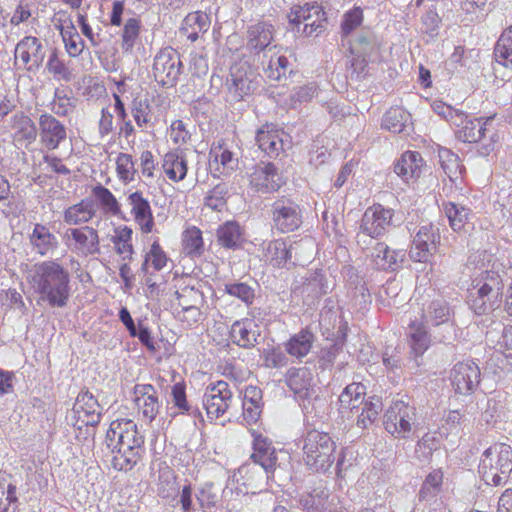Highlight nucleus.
<instances>
[{
    "label": "nucleus",
    "mask_w": 512,
    "mask_h": 512,
    "mask_svg": "<svg viewBox=\"0 0 512 512\" xmlns=\"http://www.w3.org/2000/svg\"><path fill=\"white\" fill-rule=\"evenodd\" d=\"M65 48L69 56L78 57L84 49V41L76 30L72 22L67 26H62L60 30Z\"/></svg>",
    "instance_id": "47"
},
{
    "label": "nucleus",
    "mask_w": 512,
    "mask_h": 512,
    "mask_svg": "<svg viewBox=\"0 0 512 512\" xmlns=\"http://www.w3.org/2000/svg\"><path fill=\"white\" fill-rule=\"evenodd\" d=\"M226 85L233 99L241 101L258 89L260 75L249 64L240 63L231 67Z\"/></svg>",
    "instance_id": "10"
},
{
    "label": "nucleus",
    "mask_w": 512,
    "mask_h": 512,
    "mask_svg": "<svg viewBox=\"0 0 512 512\" xmlns=\"http://www.w3.org/2000/svg\"><path fill=\"white\" fill-rule=\"evenodd\" d=\"M495 60L507 68H512V25L506 28L494 47Z\"/></svg>",
    "instance_id": "44"
},
{
    "label": "nucleus",
    "mask_w": 512,
    "mask_h": 512,
    "mask_svg": "<svg viewBox=\"0 0 512 512\" xmlns=\"http://www.w3.org/2000/svg\"><path fill=\"white\" fill-rule=\"evenodd\" d=\"M176 296L181 309L202 306L204 303L203 293L194 287L185 286L180 291H176Z\"/></svg>",
    "instance_id": "56"
},
{
    "label": "nucleus",
    "mask_w": 512,
    "mask_h": 512,
    "mask_svg": "<svg viewBox=\"0 0 512 512\" xmlns=\"http://www.w3.org/2000/svg\"><path fill=\"white\" fill-rule=\"evenodd\" d=\"M113 453L112 465L119 471H130L145 451L144 436L131 419H116L110 423L105 439Z\"/></svg>",
    "instance_id": "2"
},
{
    "label": "nucleus",
    "mask_w": 512,
    "mask_h": 512,
    "mask_svg": "<svg viewBox=\"0 0 512 512\" xmlns=\"http://www.w3.org/2000/svg\"><path fill=\"white\" fill-rule=\"evenodd\" d=\"M439 243V229L433 224L422 225L413 238L409 256L415 262L426 263L436 251Z\"/></svg>",
    "instance_id": "16"
},
{
    "label": "nucleus",
    "mask_w": 512,
    "mask_h": 512,
    "mask_svg": "<svg viewBox=\"0 0 512 512\" xmlns=\"http://www.w3.org/2000/svg\"><path fill=\"white\" fill-rule=\"evenodd\" d=\"M451 308L444 299H434L424 304L422 309V323L425 325L439 326L446 324L451 319Z\"/></svg>",
    "instance_id": "35"
},
{
    "label": "nucleus",
    "mask_w": 512,
    "mask_h": 512,
    "mask_svg": "<svg viewBox=\"0 0 512 512\" xmlns=\"http://www.w3.org/2000/svg\"><path fill=\"white\" fill-rule=\"evenodd\" d=\"M443 482V473L441 470H434L430 472L418 493L419 501H431L434 499L441 491Z\"/></svg>",
    "instance_id": "46"
},
{
    "label": "nucleus",
    "mask_w": 512,
    "mask_h": 512,
    "mask_svg": "<svg viewBox=\"0 0 512 512\" xmlns=\"http://www.w3.org/2000/svg\"><path fill=\"white\" fill-rule=\"evenodd\" d=\"M272 227L280 233H291L298 230L303 223V212L300 205L293 199L282 196L270 206Z\"/></svg>",
    "instance_id": "9"
},
{
    "label": "nucleus",
    "mask_w": 512,
    "mask_h": 512,
    "mask_svg": "<svg viewBox=\"0 0 512 512\" xmlns=\"http://www.w3.org/2000/svg\"><path fill=\"white\" fill-rule=\"evenodd\" d=\"M423 167V158L417 151H406L394 165L395 173L404 181L418 178Z\"/></svg>",
    "instance_id": "34"
},
{
    "label": "nucleus",
    "mask_w": 512,
    "mask_h": 512,
    "mask_svg": "<svg viewBox=\"0 0 512 512\" xmlns=\"http://www.w3.org/2000/svg\"><path fill=\"white\" fill-rule=\"evenodd\" d=\"M151 107L147 100L135 98L131 104L132 116L140 128H147L150 124Z\"/></svg>",
    "instance_id": "58"
},
{
    "label": "nucleus",
    "mask_w": 512,
    "mask_h": 512,
    "mask_svg": "<svg viewBox=\"0 0 512 512\" xmlns=\"http://www.w3.org/2000/svg\"><path fill=\"white\" fill-rule=\"evenodd\" d=\"M314 341L315 335L313 332L307 327L302 328L284 343V349L289 356L301 361L310 353Z\"/></svg>",
    "instance_id": "32"
},
{
    "label": "nucleus",
    "mask_w": 512,
    "mask_h": 512,
    "mask_svg": "<svg viewBox=\"0 0 512 512\" xmlns=\"http://www.w3.org/2000/svg\"><path fill=\"white\" fill-rule=\"evenodd\" d=\"M27 282L36 294L38 301L52 308L67 306L71 296L70 274L57 261L36 263L27 273Z\"/></svg>",
    "instance_id": "1"
},
{
    "label": "nucleus",
    "mask_w": 512,
    "mask_h": 512,
    "mask_svg": "<svg viewBox=\"0 0 512 512\" xmlns=\"http://www.w3.org/2000/svg\"><path fill=\"white\" fill-rule=\"evenodd\" d=\"M101 406L88 390L81 391L74 403L73 413L78 415V421L85 426L96 427L101 420Z\"/></svg>",
    "instance_id": "21"
},
{
    "label": "nucleus",
    "mask_w": 512,
    "mask_h": 512,
    "mask_svg": "<svg viewBox=\"0 0 512 512\" xmlns=\"http://www.w3.org/2000/svg\"><path fill=\"white\" fill-rule=\"evenodd\" d=\"M224 290L230 296L240 299L247 306L251 305L255 299V289L244 282L226 283Z\"/></svg>",
    "instance_id": "55"
},
{
    "label": "nucleus",
    "mask_w": 512,
    "mask_h": 512,
    "mask_svg": "<svg viewBox=\"0 0 512 512\" xmlns=\"http://www.w3.org/2000/svg\"><path fill=\"white\" fill-rule=\"evenodd\" d=\"M290 29L301 36L319 35L325 29V12L316 2L294 5L287 14Z\"/></svg>",
    "instance_id": "6"
},
{
    "label": "nucleus",
    "mask_w": 512,
    "mask_h": 512,
    "mask_svg": "<svg viewBox=\"0 0 512 512\" xmlns=\"http://www.w3.org/2000/svg\"><path fill=\"white\" fill-rule=\"evenodd\" d=\"M277 46L269 48L263 54L262 66L263 71L267 78L280 81L283 77H286L289 68V60L286 56L280 55L277 50Z\"/></svg>",
    "instance_id": "33"
},
{
    "label": "nucleus",
    "mask_w": 512,
    "mask_h": 512,
    "mask_svg": "<svg viewBox=\"0 0 512 512\" xmlns=\"http://www.w3.org/2000/svg\"><path fill=\"white\" fill-rule=\"evenodd\" d=\"M92 193L106 213H110L115 216L120 214V204L108 188L98 184L93 187Z\"/></svg>",
    "instance_id": "53"
},
{
    "label": "nucleus",
    "mask_w": 512,
    "mask_h": 512,
    "mask_svg": "<svg viewBox=\"0 0 512 512\" xmlns=\"http://www.w3.org/2000/svg\"><path fill=\"white\" fill-rule=\"evenodd\" d=\"M503 280L497 272L486 271L470 291L468 304L477 315H487L501 306Z\"/></svg>",
    "instance_id": "4"
},
{
    "label": "nucleus",
    "mask_w": 512,
    "mask_h": 512,
    "mask_svg": "<svg viewBox=\"0 0 512 512\" xmlns=\"http://www.w3.org/2000/svg\"><path fill=\"white\" fill-rule=\"evenodd\" d=\"M179 53L171 47L161 49L154 58L153 75L162 86L172 87L181 73Z\"/></svg>",
    "instance_id": "13"
},
{
    "label": "nucleus",
    "mask_w": 512,
    "mask_h": 512,
    "mask_svg": "<svg viewBox=\"0 0 512 512\" xmlns=\"http://www.w3.org/2000/svg\"><path fill=\"white\" fill-rule=\"evenodd\" d=\"M251 462L242 465V472L257 474V482H263L268 478H274L277 467L276 450L272 441L262 435H255L253 439V453Z\"/></svg>",
    "instance_id": "7"
},
{
    "label": "nucleus",
    "mask_w": 512,
    "mask_h": 512,
    "mask_svg": "<svg viewBox=\"0 0 512 512\" xmlns=\"http://www.w3.org/2000/svg\"><path fill=\"white\" fill-rule=\"evenodd\" d=\"M128 204L131 207V214L135 223L140 227V230L148 234L154 228V217L149 201L144 198L142 192L135 191L129 194L127 198Z\"/></svg>",
    "instance_id": "25"
},
{
    "label": "nucleus",
    "mask_w": 512,
    "mask_h": 512,
    "mask_svg": "<svg viewBox=\"0 0 512 512\" xmlns=\"http://www.w3.org/2000/svg\"><path fill=\"white\" fill-rule=\"evenodd\" d=\"M47 69L57 79L70 81L72 78L70 70L64 64V62L58 58L56 50H54L49 57L47 62Z\"/></svg>",
    "instance_id": "64"
},
{
    "label": "nucleus",
    "mask_w": 512,
    "mask_h": 512,
    "mask_svg": "<svg viewBox=\"0 0 512 512\" xmlns=\"http://www.w3.org/2000/svg\"><path fill=\"white\" fill-rule=\"evenodd\" d=\"M512 472V448L504 443L490 446L482 454L479 473L488 485L499 486Z\"/></svg>",
    "instance_id": "5"
},
{
    "label": "nucleus",
    "mask_w": 512,
    "mask_h": 512,
    "mask_svg": "<svg viewBox=\"0 0 512 512\" xmlns=\"http://www.w3.org/2000/svg\"><path fill=\"white\" fill-rule=\"evenodd\" d=\"M366 388L363 384L353 382L348 384L338 398V411L343 418L351 419L354 413L368 401H365Z\"/></svg>",
    "instance_id": "22"
},
{
    "label": "nucleus",
    "mask_w": 512,
    "mask_h": 512,
    "mask_svg": "<svg viewBox=\"0 0 512 512\" xmlns=\"http://www.w3.org/2000/svg\"><path fill=\"white\" fill-rule=\"evenodd\" d=\"M96 211L95 202L86 198L69 206L64 211L63 219L69 225H82L89 222L96 215Z\"/></svg>",
    "instance_id": "36"
},
{
    "label": "nucleus",
    "mask_w": 512,
    "mask_h": 512,
    "mask_svg": "<svg viewBox=\"0 0 512 512\" xmlns=\"http://www.w3.org/2000/svg\"><path fill=\"white\" fill-rule=\"evenodd\" d=\"M31 244L40 255H46L58 246L56 236L43 224H36L30 236Z\"/></svg>",
    "instance_id": "41"
},
{
    "label": "nucleus",
    "mask_w": 512,
    "mask_h": 512,
    "mask_svg": "<svg viewBox=\"0 0 512 512\" xmlns=\"http://www.w3.org/2000/svg\"><path fill=\"white\" fill-rule=\"evenodd\" d=\"M329 496L328 488L320 482L310 491L298 495L299 508L304 512H332Z\"/></svg>",
    "instance_id": "24"
},
{
    "label": "nucleus",
    "mask_w": 512,
    "mask_h": 512,
    "mask_svg": "<svg viewBox=\"0 0 512 512\" xmlns=\"http://www.w3.org/2000/svg\"><path fill=\"white\" fill-rule=\"evenodd\" d=\"M228 191V186L225 183L215 185L205 197V205L212 210L221 211L226 204Z\"/></svg>",
    "instance_id": "60"
},
{
    "label": "nucleus",
    "mask_w": 512,
    "mask_h": 512,
    "mask_svg": "<svg viewBox=\"0 0 512 512\" xmlns=\"http://www.w3.org/2000/svg\"><path fill=\"white\" fill-rule=\"evenodd\" d=\"M19 56L28 71L38 69L44 59L45 50L40 40L34 36H26L18 42L15 57Z\"/></svg>",
    "instance_id": "23"
},
{
    "label": "nucleus",
    "mask_w": 512,
    "mask_h": 512,
    "mask_svg": "<svg viewBox=\"0 0 512 512\" xmlns=\"http://www.w3.org/2000/svg\"><path fill=\"white\" fill-rule=\"evenodd\" d=\"M283 132L276 129L274 124L266 123L256 133V143L269 157L278 156L283 150Z\"/></svg>",
    "instance_id": "31"
},
{
    "label": "nucleus",
    "mask_w": 512,
    "mask_h": 512,
    "mask_svg": "<svg viewBox=\"0 0 512 512\" xmlns=\"http://www.w3.org/2000/svg\"><path fill=\"white\" fill-rule=\"evenodd\" d=\"M303 461L313 472L325 473L336 460V443L323 431L308 430L301 439Z\"/></svg>",
    "instance_id": "3"
},
{
    "label": "nucleus",
    "mask_w": 512,
    "mask_h": 512,
    "mask_svg": "<svg viewBox=\"0 0 512 512\" xmlns=\"http://www.w3.org/2000/svg\"><path fill=\"white\" fill-rule=\"evenodd\" d=\"M480 376V368L475 362H458L451 370V383L456 393L467 396L477 389Z\"/></svg>",
    "instance_id": "17"
},
{
    "label": "nucleus",
    "mask_w": 512,
    "mask_h": 512,
    "mask_svg": "<svg viewBox=\"0 0 512 512\" xmlns=\"http://www.w3.org/2000/svg\"><path fill=\"white\" fill-rule=\"evenodd\" d=\"M116 170L123 182L133 181L137 172L133 157L130 154L120 153L116 159Z\"/></svg>",
    "instance_id": "57"
},
{
    "label": "nucleus",
    "mask_w": 512,
    "mask_h": 512,
    "mask_svg": "<svg viewBox=\"0 0 512 512\" xmlns=\"http://www.w3.org/2000/svg\"><path fill=\"white\" fill-rule=\"evenodd\" d=\"M411 115L402 107H391L383 116L382 128L393 133L409 134Z\"/></svg>",
    "instance_id": "37"
},
{
    "label": "nucleus",
    "mask_w": 512,
    "mask_h": 512,
    "mask_svg": "<svg viewBox=\"0 0 512 512\" xmlns=\"http://www.w3.org/2000/svg\"><path fill=\"white\" fill-rule=\"evenodd\" d=\"M440 446L441 441L436 433H426L416 443L415 458L420 464L428 465L432 460L433 453L438 451Z\"/></svg>",
    "instance_id": "42"
},
{
    "label": "nucleus",
    "mask_w": 512,
    "mask_h": 512,
    "mask_svg": "<svg viewBox=\"0 0 512 512\" xmlns=\"http://www.w3.org/2000/svg\"><path fill=\"white\" fill-rule=\"evenodd\" d=\"M13 141L18 148H28L37 138V127L23 112H17L11 119Z\"/></svg>",
    "instance_id": "27"
},
{
    "label": "nucleus",
    "mask_w": 512,
    "mask_h": 512,
    "mask_svg": "<svg viewBox=\"0 0 512 512\" xmlns=\"http://www.w3.org/2000/svg\"><path fill=\"white\" fill-rule=\"evenodd\" d=\"M495 115L486 118L469 119L462 128L456 132L457 138L463 142L475 143L485 139L489 135L490 142L484 144L482 154H489L493 150V145L497 141L495 128L492 126Z\"/></svg>",
    "instance_id": "14"
},
{
    "label": "nucleus",
    "mask_w": 512,
    "mask_h": 512,
    "mask_svg": "<svg viewBox=\"0 0 512 512\" xmlns=\"http://www.w3.org/2000/svg\"><path fill=\"white\" fill-rule=\"evenodd\" d=\"M288 354L279 347L264 350V366L270 369H278L288 365Z\"/></svg>",
    "instance_id": "62"
},
{
    "label": "nucleus",
    "mask_w": 512,
    "mask_h": 512,
    "mask_svg": "<svg viewBox=\"0 0 512 512\" xmlns=\"http://www.w3.org/2000/svg\"><path fill=\"white\" fill-rule=\"evenodd\" d=\"M162 167L167 177L175 182L183 180L187 174V161L185 157L175 152L165 154Z\"/></svg>",
    "instance_id": "43"
},
{
    "label": "nucleus",
    "mask_w": 512,
    "mask_h": 512,
    "mask_svg": "<svg viewBox=\"0 0 512 512\" xmlns=\"http://www.w3.org/2000/svg\"><path fill=\"white\" fill-rule=\"evenodd\" d=\"M51 110L58 116H67L74 109L73 100L64 94V91L56 89Z\"/></svg>",
    "instance_id": "63"
},
{
    "label": "nucleus",
    "mask_w": 512,
    "mask_h": 512,
    "mask_svg": "<svg viewBox=\"0 0 512 512\" xmlns=\"http://www.w3.org/2000/svg\"><path fill=\"white\" fill-rule=\"evenodd\" d=\"M351 55H371L377 49L374 32L370 28H361L348 38Z\"/></svg>",
    "instance_id": "39"
},
{
    "label": "nucleus",
    "mask_w": 512,
    "mask_h": 512,
    "mask_svg": "<svg viewBox=\"0 0 512 512\" xmlns=\"http://www.w3.org/2000/svg\"><path fill=\"white\" fill-rule=\"evenodd\" d=\"M134 395L143 418L152 422L159 412V402L154 387L150 384H137L134 387Z\"/></svg>",
    "instance_id": "30"
},
{
    "label": "nucleus",
    "mask_w": 512,
    "mask_h": 512,
    "mask_svg": "<svg viewBox=\"0 0 512 512\" xmlns=\"http://www.w3.org/2000/svg\"><path fill=\"white\" fill-rule=\"evenodd\" d=\"M233 401V393L226 381L220 380L208 385L202 404L210 420H217L228 411Z\"/></svg>",
    "instance_id": "11"
},
{
    "label": "nucleus",
    "mask_w": 512,
    "mask_h": 512,
    "mask_svg": "<svg viewBox=\"0 0 512 512\" xmlns=\"http://www.w3.org/2000/svg\"><path fill=\"white\" fill-rule=\"evenodd\" d=\"M409 344L411 354L414 356L416 365L419 366L418 358L425 353L431 344V338L424 323L413 322L410 324Z\"/></svg>",
    "instance_id": "40"
},
{
    "label": "nucleus",
    "mask_w": 512,
    "mask_h": 512,
    "mask_svg": "<svg viewBox=\"0 0 512 512\" xmlns=\"http://www.w3.org/2000/svg\"><path fill=\"white\" fill-rule=\"evenodd\" d=\"M133 231L128 226L119 227L115 230L112 242L115 246L117 254L122 255L123 259H131L133 254L132 246Z\"/></svg>",
    "instance_id": "49"
},
{
    "label": "nucleus",
    "mask_w": 512,
    "mask_h": 512,
    "mask_svg": "<svg viewBox=\"0 0 512 512\" xmlns=\"http://www.w3.org/2000/svg\"><path fill=\"white\" fill-rule=\"evenodd\" d=\"M380 410L381 405L378 401L377 403L368 401L362 406L359 413H355L357 415L356 425L361 429L367 428L377 418Z\"/></svg>",
    "instance_id": "59"
},
{
    "label": "nucleus",
    "mask_w": 512,
    "mask_h": 512,
    "mask_svg": "<svg viewBox=\"0 0 512 512\" xmlns=\"http://www.w3.org/2000/svg\"><path fill=\"white\" fill-rule=\"evenodd\" d=\"M40 141L48 150H55L66 140V127L53 115L43 113L39 117Z\"/></svg>",
    "instance_id": "19"
},
{
    "label": "nucleus",
    "mask_w": 512,
    "mask_h": 512,
    "mask_svg": "<svg viewBox=\"0 0 512 512\" xmlns=\"http://www.w3.org/2000/svg\"><path fill=\"white\" fill-rule=\"evenodd\" d=\"M364 20L363 9L358 6H354L350 10L346 11L341 20L340 33L342 39H348L352 36L353 32L359 28Z\"/></svg>",
    "instance_id": "48"
},
{
    "label": "nucleus",
    "mask_w": 512,
    "mask_h": 512,
    "mask_svg": "<svg viewBox=\"0 0 512 512\" xmlns=\"http://www.w3.org/2000/svg\"><path fill=\"white\" fill-rule=\"evenodd\" d=\"M329 286L322 273L315 272L303 286V292L313 297H320L328 293Z\"/></svg>",
    "instance_id": "61"
},
{
    "label": "nucleus",
    "mask_w": 512,
    "mask_h": 512,
    "mask_svg": "<svg viewBox=\"0 0 512 512\" xmlns=\"http://www.w3.org/2000/svg\"><path fill=\"white\" fill-rule=\"evenodd\" d=\"M64 238L68 248L78 256L100 254L98 231L93 227L84 225L79 228H69Z\"/></svg>",
    "instance_id": "15"
},
{
    "label": "nucleus",
    "mask_w": 512,
    "mask_h": 512,
    "mask_svg": "<svg viewBox=\"0 0 512 512\" xmlns=\"http://www.w3.org/2000/svg\"><path fill=\"white\" fill-rule=\"evenodd\" d=\"M251 189L257 193L268 194L277 191L282 182L274 163L257 164L249 175Z\"/></svg>",
    "instance_id": "18"
},
{
    "label": "nucleus",
    "mask_w": 512,
    "mask_h": 512,
    "mask_svg": "<svg viewBox=\"0 0 512 512\" xmlns=\"http://www.w3.org/2000/svg\"><path fill=\"white\" fill-rule=\"evenodd\" d=\"M393 216L394 210L385 208L381 204H374L368 207L361 219L360 234L357 236L358 242H360L361 236L371 238L383 236L393 225Z\"/></svg>",
    "instance_id": "12"
},
{
    "label": "nucleus",
    "mask_w": 512,
    "mask_h": 512,
    "mask_svg": "<svg viewBox=\"0 0 512 512\" xmlns=\"http://www.w3.org/2000/svg\"><path fill=\"white\" fill-rule=\"evenodd\" d=\"M416 423V408L404 401L394 402L384 414L385 430L396 439H408Z\"/></svg>",
    "instance_id": "8"
},
{
    "label": "nucleus",
    "mask_w": 512,
    "mask_h": 512,
    "mask_svg": "<svg viewBox=\"0 0 512 512\" xmlns=\"http://www.w3.org/2000/svg\"><path fill=\"white\" fill-rule=\"evenodd\" d=\"M183 246L188 255L200 256L204 251L202 232L196 227L187 229L183 236Z\"/></svg>",
    "instance_id": "54"
},
{
    "label": "nucleus",
    "mask_w": 512,
    "mask_h": 512,
    "mask_svg": "<svg viewBox=\"0 0 512 512\" xmlns=\"http://www.w3.org/2000/svg\"><path fill=\"white\" fill-rule=\"evenodd\" d=\"M166 264L167 256L159 243L155 241L151 245L149 252L146 254L140 270L144 274H150V267H152L154 271H160L166 266Z\"/></svg>",
    "instance_id": "51"
},
{
    "label": "nucleus",
    "mask_w": 512,
    "mask_h": 512,
    "mask_svg": "<svg viewBox=\"0 0 512 512\" xmlns=\"http://www.w3.org/2000/svg\"><path fill=\"white\" fill-rule=\"evenodd\" d=\"M443 206L450 227L454 231L461 230L468 221L470 209L454 202L445 203Z\"/></svg>",
    "instance_id": "50"
},
{
    "label": "nucleus",
    "mask_w": 512,
    "mask_h": 512,
    "mask_svg": "<svg viewBox=\"0 0 512 512\" xmlns=\"http://www.w3.org/2000/svg\"><path fill=\"white\" fill-rule=\"evenodd\" d=\"M274 38V27L268 22H258L251 25L247 31V48L257 54L271 48ZM274 48V46H272Z\"/></svg>",
    "instance_id": "29"
},
{
    "label": "nucleus",
    "mask_w": 512,
    "mask_h": 512,
    "mask_svg": "<svg viewBox=\"0 0 512 512\" xmlns=\"http://www.w3.org/2000/svg\"><path fill=\"white\" fill-rule=\"evenodd\" d=\"M312 373L306 367H291L285 374V382L287 386L296 395L305 397L312 385Z\"/></svg>",
    "instance_id": "38"
},
{
    "label": "nucleus",
    "mask_w": 512,
    "mask_h": 512,
    "mask_svg": "<svg viewBox=\"0 0 512 512\" xmlns=\"http://www.w3.org/2000/svg\"><path fill=\"white\" fill-rule=\"evenodd\" d=\"M406 256L403 249H390L383 242H377L372 248L371 261L378 270L394 272L402 267Z\"/></svg>",
    "instance_id": "20"
},
{
    "label": "nucleus",
    "mask_w": 512,
    "mask_h": 512,
    "mask_svg": "<svg viewBox=\"0 0 512 512\" xmlns=\"http://www.w3.org/2000/svg\"><path fill=\"white\" fill-rule=\"evenodd\" d=\"M217 239L221 246L235 249L241 245V227L236 222H226L217 230Z\"/></svg>",
    "instance_id": "45"
},
{
    "label": "nucleus",
    "mask_w": 512,
    "mask_h": 512,
    "mask_svg": "<svg viewBox=\"0 0 512 512\" xmlns=\"http://www.w3.org/2000/svg\"><path fill=\"white\" fill-rule=\"evenodd\" d=\"M141 21L137 18H129L124 23L121 32V48L124 52H131L139 38Z\"/></svg>",
    "instance_id": "52"
},
{
    "label": "nucleus",
    "mask_w": 512,
    "mask_h": 512,
    "mask_svg": "<svg viewBox=\"0 0 512 512\" xmlns=\"http://www.w3.org/2000/svg\"><path fill=\"white\" fill-rule=\"evenodd\" d=\"M260 328L251 319L235 321L230 329L231 341L240 348L252 349L258 344Z\"/></svg>",
    "instance_id": "26"
},
{
    "label": "nucleus",
    "mask_w": 512,
    "mask_h": 512,
    "mask_svg": "<svg viewBox=\"0 0 512 512\" xmlns=\"http://www.w3.org/2000/svg\"><path fill=\"white\" fill-rule=\"evenodd\" d=\"M293 246L288 239L279 238L262 244L263 256L273 267L282 268L292 258Z\"/></svg>",
    "instance_id": "28"
}]
</instances>
